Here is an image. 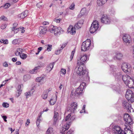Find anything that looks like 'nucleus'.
I'll return each instance as SVG.
<instances>
[{
    "label": "nucleus",
    "mask_w": 134,
    "mask_h": 134,
    "mask_svg": "<svg viewBox=\"0 0 134 134\" xmlns=\"http://www.w3.org/2000/svg\"><path fill=\"white\" fill-rule=\"evenodd\" d=\"M75 68V71L78 75L82 77L83 79L88 77V72L87 69L83 65H78Z\"/></svg>",
    "instance_id": "1"
},
{
    "label": "nucleus",
    "mask_w": 134,
    "mask_h": 134,
    "mask_svg": "<svg viewBox=\"0 0 134 134\" xmlns=\"http://www.w3.org/2000/svg\"><path fill=\"white\" fill-rule=\"evenodd\" d=\"M48 30L51 33H54L56 36L60 35V34L62 33L63 32L62 29L60 27H57L53 25L50 26Z\"/></svg>",
    "instance_id": "2"
},
{
    "label": "nucleus",
    "mask_w": 134,
    "mask_h": 134,
    "mask_svg": "<svg viewBox=\"0 0 134 134\" xmlns=\"http://www.w3.org/2000/svg\"><path fill=\"white\" fill-rule=\"evenodd\" d=\"M91 44V41L90 39H88L83 42L81 46L82 51H85L89 49Z\"/></svg>",
    "instance_id": "3"
},
{
    "label": "nucleus",
    "mask_w": 134,
    "mask_h": 134,
    "mask_svg": "<svg viewBox=\"0 0 134 134\" xmlns=\"http://www.w3.org/2000/svg\"><path fill=\"white\" fill-rule=\"evenodd\" d=\"M125 97L129 102L132 103L134 102V94L131 90H127L125 95Z\"/></svg>",
    "instance_id": "4"
},
{
    "label": "nucleus",
    "mask_w": 134,
    "mask_h": 134,
    "mask_svg": "<svg viewBox=\"0 0 134 134\" xmlns=\"http://www.w3.org/2000/svg\"><path fill=\"white\" fill-rule=\"evenodd\" d=\"M99 27V22L97 21H93L90 28V31L91 33L95 32L98 29Z\"/></svg>",
    "instance_id": "5"
},
{
    "label": "nucleus",
    "mask_w": 134,
    "mask_h": 134,
    "mask_svg": "<svg viewBox=\"0 0 134 134\" xmlns=\"http://www.w3.org/2000/svg\"><path fill=\"white\" fill-rule=\"evenodd\" d=\"M110 70L116 79H120L121 76L122 77V76L120 72L117 73L116 72V68L114 66L111 65L110 66Z\"/></svg>",
    "instance_id": "6"
},
{
    "label": "nucleus",
    "mask_w": 134,
    "mask_h": 134,
    "mask_svg": "<svg viewBox=\"0 0 134 134\" xmlns=\"http://www.w3.org/2000/svg\"><path fill=\"white\" fill-rule=\"evenodd\" d=\"M77 103L75 102H73L68 105L66 108L68 111L74 112V111L77 109Z\"/></svg>",
    "instance_id": "7"
},
{
    "label": "nucleus",
    "mask_w": 134,
    "mask_h": 134,
    "mask_svg": "<svg viewBox=\"0 0 134 134\" xmlns=\"http://www.w3.org/2000/svg\"><path fill=\"white\" fill-rule=\"evenodd\" d=\"M86 84L85 83L82 82L81 83L80 86L76 89L75 92V95L77 94L80 95L82 93L83 90L85 88Z\"/></svg>",
    "instance_id": "8"
},
{
    "label": "nucleus",
    "mask_w": 134,
    "mask_h": 134,
    "mask_svg": "<svg viewBox=\"0 0 134 134\" xmlns=\"http://www.w3.org/2000/svg\"><path fill=\"white\" fill-rule=\"evenodd\" d=\"M113 134H124V131L118 126H115L113 128Z\"/></svg>",
    "instance_id": "9"
},
{
    "label": "nucleus",
    "mask_w": 134,
    "mask_h": 134,
    "mask_svg": "<svg viewBox=\"0 0 134 134\" xmlns=\"http://www.w3.org/2000/svg\"><path fill=\"white\" fill-rule=\"evenodd\" d=\"M124 121L126 122V123L129 124L130 125L133 124L132 118L128 114L126 113L124 116Z\"/></svg>",
    "instance_id": "10"
},
{
    "label": "nucleus",
    "mask_w": 134,
    "mask_h": 134,
    "mask_svg": "<svg viewBox=\"0 0 134 134\" xmlns=\"http://www.w3.org/2000/svg\"><path fill=\"white\" fill-rule=\"evenodd\" d=\"M130 67L129 64L127 63H124L122 64L121 68L123 71L125 73H127L129 72V70Z\"/></svg>",
    "instance_id": "11"
},
{
    "label": "nucleus",
    "mask_w": 134,
    "mask_h": 134,
    "mask_svg": "<svg viewBox=\"0 0 134 134\" xmlns=\"http://www.w3.org/2000/svg\"><path fill=\"white\" fill-rule=\"evenodd\" d=\"M87 59V55H84L82 56L79 60H78L77 64L78 65H83Z\"/></svg>",
    "instance_id": "12"
},
{
    "label": "nucleus",
    "mask_w": 134,
    "mask_h": 134,
    "mask_svg": "<svg viewBox=\"0 0 134 134\" xmlns=\"http://www.w3.org/2000/svg\"><path fill=\"white\" fill-rule=\"evenodd\" d=\"M70 124L66 123L64 125L62 126V127L60 129V132L62 134H64L66 132L67 130L69 128Z\"/></svg>",
    "instance_id": "13"
},
{
    "label": "nucleus",
    "mask_w": 134,
    "mask_h": 134,
    "mask_svg": "<svg viewBox=\"0 0 134 134\" xmlns=\"http://www.w3.org/2000/svg\"><path fill=\"white\" fill-rule=\"evenodd\" d=\"M101 20L102 23L105 24H109L110 22V19L107 15H103L101 18Z\"/></svg>",
    "instance_id": "14"
},
{
    "label": "nucleus",
    "mask_w": 134,
    "mask_h": 134,
    "mask_svg": "<svg viewBox=\"0 0 134 134\" xmlns=\"http://www.w3.org/2000/svg\"><path fill=\"white\" fill-rule=\"evenodd\" d=\"M124 41L126 44H129L131 42L130 36L128 34H125L123 37Z\"/></svg>",
    "instance_id": "15"
},
{
    "label": "nucleus",
    "mask_w": 134,
    "mask_h": 134,
    "mask_svg": "<svg viewBox=\"0 0 134 134\" xmlns=\"http://www.w3.org/2000/svg\"><path fill=\"white\" fill-rule=\"evenodd\" d=\"M23 27H20L19 28H15L13 27L12 29V31L14 32V34L17 33L18 31H20L21 33H24L25 32V30L23 29Z\"/></svg>",
    "instance_id": "16"
},
{
    "label": "nucleus",
    "mask_w": 134,
    "mask_h": 134,
    "mask_svg": "<svg viewBox=\"0 0 134 134\" xmlns=\"http://www.w3.org/2000/svg\"><path fill=\"white\" fill-rule=\"evenodd\" d=\"M123 57L122 53L120 52H117L115 53V55L113 57V58L115 60H120Z\"/></svg>",
    "instance_id": "17"
},
{
    "label": "nucleus",
    "mask_w": 134,
    "mask_h": 134,
    "mask_svg": "<svg viewBox=\"0 0 134 134\" xmlns=\"http://www.w3.org/2000/svg\"><path fill=\"white\" fill-rule=\"evenodd\" d=\"M75 29V27L74 28L72 26H70L68 29L67 32L72 35H74L76 33Z\"/></svg>",
    "instance_id": "18"
},
{
    "label": "nucleus",
    "mask_w": 134,
    "mask_h": 134,
    "mask_svg": "<svg viewBox=\"0 0 134 134\" xmlns=\"http://www.w3.org/2000/svg\"><path fill=\"white\" fill-rule=\"evenodd\" d=\"M122 104L124 108L126 109L127 110H129L131 109V105L127 102L124 101Z\"/></svg>",
    "instance_id": "19"
},
{
    "label": "nucleus",
    "mask_w": 134,
    "mask_h": 134,
    "mask_svg": "<svg viewBox=\"0 0 134 134\" xmlns=\"http://www.w3.org/2000/svg\"><path fill=\"white\" fill-rule=\"evenodd\" d=\"M28 11L27 10L22 13L21 14L18 15V18L20 19H23L26 17L28 14Z\"/></svg>",
    "instance_id": "20"
},
{
    "label": "nucleus",
    "mask_w": 134,
    "mask_h": 134,
    "mask_svg": "<svg viewBox=\"0 0 134 134\" xmlns=\"http://www.w3.org/2000/svg\"><path fill=\"white\" fill-rule=\"evenodd\" d=\"M125 84L126 86H128L130 88L134 87V82L133 80L131 78L129 81L126 83Z\"/></svg>",
    "instance_id": "21"
},
{
    "label": "nucleus",
    "mask_w": 134,
    "mask_h": 134,
    "mask_svg": "<svg viewBox=\"0 0 134 134\" xmlns=\"http://www.w3.org/2000/svg\"><path fill=\"white\" fill-rule=\"evenodd\" d=\"M39 29L40 30V34L41 35L44 34L47 30V29L45 26H41L39 27Z\"/></svg>",
    "instance_id": "22"
},
{
    "label": "nucleus",
    "mask_w": 134,
    "mask_h": 134,
    "mask_svg": "<svg viewBox=\"0 0 134 134\" xmlns=\"http://www.w3.org/2000/svg\"><path fill=\"white\" fill-rule=\"evenodd\" d=\"M83 21L82 20H81L77 22L75 25V28L77 29L81 28L82 25L83 24Z\"/></svg>",
    "instance_id": "23"
},
{
    "label": "nucleus",
    "mask_w": 134,
    "mask_h": 134,
    "mask_svg": "<svg viewBox=\"0 0 134 134\" xmlns=\"http://www.w3.org/2000/svg\"><path fill=\"white\" fill-rule=\"evenodd\" d=\"M131 78L129 76L127 75H123L122 76V79L125 84L126 82L127 83V82L129 81Z\"/></svg>",
    "instance_id": "24"
},
{
    "label": "nucleus",
    "mask_w": 134,
    "mask_h": 134,
    "mask_svg": "<svg viewBox=\"0 0 134 134\" xmlns=\"http://www.w3.org/2000/svg\"><path fill=\"white\" fill-rule=\"evenodd\" d=\"M44 79V77H38L36 78V80L37 82H40L41 84H42L45 82Z\"/></svg>",
    "instance_id": "25"
},
{
    "label": "nucleus",
    "mask_w": 134,
    "mask_h": 134,
    "mask_svg": "<svg viewBox=\"0 0 134 134\" xmlns=\"http://www.w3.org/2000/svg\"><path fill=\"white\" fill-rule=\"evenodd\" d=\"M106 0H97V5L98 6H102L106 2Z\"/></svg>",
    "instance_id": "26"
},
{
    "label": "nucleus",
    "mask_w": 134,
    "mask_h": 134,
    "mask_svg": "<svg viewBox=\"0 0 134 134\" xmlns=\"http://www.w3.org/2000/svg\"><path fill=\"white\" fill-rule=\"evenodd\" d=\"M41 66H40L35 67L33 69L30 70V72L31 74L36 73L38 71V70L40 68Z\"/></svg>",
    "instance_id": "27"
},
{
    "label": "nucleus",
    "mask_w": 134,
    "mask_h": 134,
    "mask_svg": "<svg viewBox=\"0 0 134 134\" xmlns=\"http://www.w3.org/2000/svg\"><path fill=\"white\" fill-rule=\"evenodd\" d=\"M54 63L50 64L47 67L46 71L47 72H49L50 71L53 67Z\"/></svg>",
    "instance_id": "28"
},
{
    "label": "nucleus",
    "mask_w": 134,
    "mask_h": 134,
    "mask_svg": "<svg viewBox=\"0 0 134 134\" xmlns=\"http://www.w3.org/2000/svg\"><path fill=\"white\" fill-rule=\"evenodd\" d=\"M57 96L53 97L50 99L49 103L51 105H54L56 102L57 100Z\"/></svg>",
    "instance_id": "29"
},
{
    "label": "nucleus",
    "mask_w": 134,
    "mask_h": 134,
    "mask_svg": "<svg viewBox=\"0 0 134 134\" xmlns=\"http://www.w3.org/2000/svg\"><path fill=\"white\" fill-rule=\"evenodd\" d=\"M21 86L19 85L18 86V88L17 89V92L16 94V96L17 97H19L21 94L22 90L20 88H21Z\"/></svg>",
    "instance_id": "30"
},
{
    "label": "nucleus",
    "mask_w": 134,
    "mask_h": 134,
    "mask_svg": "<svg viewBox=\"0 0 134 134\" xmlns=\"http://www.w3.org/2000/svg\"><path fill=\"white\" fill-rule=\"evenodd\" d=\"M47 94V91H45L42 95V97L43 99H47L48 96Z\"/></svg>",
    "instance_id": "31"
},
{
    "label": "nucleus",
    "mask_w": 134,
    "mask_h": 134,
    "mask_svg": "<svg viewBox=\"0 0 134 134\" xmlns=\"http://www.w3.org/2000/svg\"><path fill=\"white\" fill-rule=\"evenodd\" d=\"M22 49L20 48L17 49L15 53V54L16 55H20L22 52Z\"/></svg>",
    "instance_id": "32"
},
{
    "label": "nucleus",
    "mask_w": 134,
    "mask_h": 134,
    "mask_svg": "<svg viewBox=\"0 0 134 134\" xmlns=\"http://www.w3.org/2000/svg\"><path fill=\"white\" fill-rule=\"evenodd\" d=\"M31 78V76L29 75H25L24 76V80L25 81H26L30 79Z\"/></svg>",
    "instance_id": "33"
},
{
    "label": "nucleus",
    "mask_w": 134,
    "mask_h": 134,
    "mask_svg": "<svg viewBox=\"0 0 134 134\" xmlns=\"http://www.w3.org/2000/svg\"><path fill=\"white\" fill-rule=\"evenodd\" d=\"M59 115L58 113L57 112H55L54 113V116L53 118H54V122L55 123L57 121V117Z\"/></svg>",
    "instance_id": "34"
},
{
    "label": "nucleus",
    "mask_w": 134,
    "mask_h": 134,
    "mask_svg": "<svg viewBox=\"0 0 134 134\" xmlns=\"http://www.w3.org/2000/svg\"><path fill=\"white\" fill-rule=\"evenodd\" d=\"M86 12V8H82L80 11V14L81 15H83Z\"/></svg>",
    "instance_id": "35"
},
{
    "label": "nucleus",
    "mask_w": 134,
    "mask_h": 134,
    "mask_svg": "<svg viewBox=\"0 0 134 134\" xmlns=\"http://www.w3.org/2000/svg\"><path fill=\"white\" fill-rule=\"evenodd\" d=\"M20 56L22 59H25L27 57V55L25 54L21 53L20 55Z\"/></svg>",
    "instance_id": "36"
},
{
    "label": "nucleus",
    "mask_w": 134,
    "mask_h": 134,
    "mask_svg": "<svg viewBox=\"0 0 134 134\" xmlns=\"http://www.w3.org/2000/svg\"><path fill=\"white\" fill-rule=\"evenodd\" d=\"M41 115H40L37 118L36 121V124L37 125V126L38 127H39V125L40 123V121L41 120L40 119V118L41 117Z\"/></svg>",
    "instance_id": "37"
},
{
    "label": "nucleus",
    "mask_w": 134,
    "mask_h": 134,
    "mask_svg": "<svg viewBox=\"0 0 134 134\" xmlns=\"http://www.w3.org/2000/svg\"><path fill=\"white\" fill-rule=\"evenodd\" d=\"M47 46V49L45 51H47L48 52H50L51 51L52 49V45L51 44H47L46 45Z\"/></svg>",
    "instance_id": "38"
},
{
    "label": "nucleus",
    "mask_w": 134,
    "mask_h": 134,
    "mask_svg": "<svg viewBox=\"0 0 134 134\" xmlns=\"http://www.w3.org/2000/svg\"><path fill=\"white\" fill-rule=\"evenodd\" d=\"M0 42L1 43H3L4 44H7L8 43V41L7 39L4 40L3 39H1L0 40Z\"/></svg>",
    "instance_id": "39"
},
{
    "label": "nucleus",
    "mask_w": 134,
    "mask_h": 134,
    "mask_svg": "<svg viewBox=\"0 0 134 134\" xmlns=\"http://www.w3.org/2000/svg\"><path fill=\"white\" fill-rule=\"evenodd\" d=\"M75 52V50L74 49L72 51L71 55L70 57V61H71L73 59Z\"/></svg>",
    "instance_id": "40"
},
{
    "label": "nucleus",
    "mask_w": 134,
    "mask_h": 134,
    "mask_svg": "<svg viewBox=\"0 0 134 134\" xmlns=\"http://www.w3.org/2000/svg\"><path fill=\"white\" fill-rule=\"evenodd\" d=\"M25 94L26 96V98H28L30 96H31L32 93L30 92H27L25 93Z\"/></svg>",
    "instance_id": "41"
},
{
    "label": "nucleus",
    "mask_w": 134,
    "mask_h": 134,
    "mask_svg": "<svg viewBox=\"0 0 134 134\" xmlns=\"http://www.w3.org/2000/svg\"><path fill=\"white\" fill-rule=\"evenodd\" d=\"M0 20H3L4 21H6L7 20V19L5 16L4 15L1 16L0 17Z\"/></svg>",
    "instance_id": "42"
},
{
    "label": "nucleus",
    "mask_w": 134,
    "mask_h": 134,
    "mask_svg": "<svg viewBox=\"0 0 134 134\" xmlns=\"http://www.w3.org/2000/svg\"><path fill=\"white\" fill-rule=\"evenodd\" d=\"M75 4L72 3L71 4L69 7V9L71 10H73L75 8Z\"/></svg>",
    "instance_id": "43"
},
{
    "label": "nucleus",
    "mask_w": 134,
    "mask_h": 134,
    "mask_svg": "<svg viewBox=\"0 0 134 134\" xmlns=\"http://www.w3.org/2000/svg\"><path fill=\"white\" fill-rule=\"evenodd\" d=\"M10 6V4L9 3H7L5 4L3 7L5 8L6 9L9 8Z\"/></svg>",
    "instance_id": "44"
},
{
    "label": "nucleus",
    "mask_w": 134,
    "mask_h": 134,
    "mask_svg": "<svg viewBox=\"0 0 134 134\" xmlns=\"http://www.w3.org/2000/svg\"><path fill=\"white\" fill-rule=\"evenodd\" d=\"M62 20V19L60 18H59L58 19L57 18H55L54 19V21L56 22L57 23H59L60 22V21Z\"/></svg>",
    "instance_id": "45"
},
{
    "label": "nucleus",
    "mask_w": 134,
    "mask_h": 134,
    "mask_svg": "<svg viewBox=\"0 0 134 134\" xmlns=\"http://www.w3.org/2000/svg\"><path fill=\"white\" fill-rule=\"evenodd\" d=\"M2 105L3 107L7 108L9 107V104L7 103L4 102L2 104Z\"/></svg>",
    "instance_id": "46"
},
{
    "label": "nucleus",
    "mask_w": 134,
    "mask_h": 134,
    "mask_svg": "<svg viewBox=\"0 0 134 134\" xmlns=\"http://www.w3.org/2000/svg\"><path fill=\"white\" fill-rule=\"evenodd\" d=\"M86 107V105H84L82 108V110L80 111V113H82L83 112L85 113V108Z\"/></svg>",
    "instance_id": "47"
},
{
    "label": "nucleus",
    "mask_w": 134,
    "mask_h": 134,
    "mask_svg": "<svg viewBox=\"0 0 134 134\" xmlns=\"http://www.w3.org/2000/svg\"><path fill=\"white\" fill-rule=\"evenodd\" d=\"M60 72L63 74L65 75L66 73V70L65 69H62L60 70Z\"/></svg>",
    "instance_id": "48"
},
{
    "label": "nucleus",
    "mask_w": 134,
    "mask_h": 134,
    "mask_svg": "<svg viewBox=\"0 0 134 134\" xmlns=\"http://www.w3.org/2000/svg\"><path fill=\"white\" fill-rule=\"evenodd\" d=\"M71 116V113H70L68 115L66 116L65 118V121H67L69 119V118Z\"/></svg>",
    "instance_id": "49"
},
{
    "label": "nucleus",
    "mask_w": 134,
    "mask_h": 134,
    "mask_svg": "<svg viewBox=\"0 0 134 134\" xmlns=\"http://www.w3.org/2000/svg\"><path fill=\"white\" fill-rule=\"evenodd\" d=\"M7 25L5 24L2 25L1 26V29H4L6 27Z\"/></svg>",
    "instance_id": "50"
},
{
    "label": "nucleus",
    "mask_w": 134,
    "mask_h": 134,
    "mask_svg": "<svg viewBox=\"0 0 134 134\" xmlns=\"http://www.w3.org/2000/svg\"><path fill=\"white\" fill-rule=\"evenodd\" d=\"M51 128H49L46 132V134H51Z\"/></svg>",
    "instance_id": "51"
},
{
    "label": "nucleus",
    "mask_w": 134,
    "mask_h": 134,
    "mask_svg": "<svg viewBox=\"0 0 134 134\" xmlns=\"http://www.w3.org/2000/svg\"><path fill=\"white\" fill-rule=\"evenodd\" d=\"M18 42V40L17 39H15L14 40L12 41V43L13 44H16Z\"/></svg>",
    "instance_id": "52"
},
{
    "label": "nucleus",
    "mask_w": 134,
    "mask_h": 134,
    "mask_svg": "<svg viewBox=\"0 0 134 134\" xmlns=\"http://www.w3.org/2000/svg\"><path fill=\"white\" fill-rule=\"evenodd\" d=\"M61 51V50L60 49H58L56 51H55V53L56 54H60V51Z\"/></svg>",
    "instance_id": "53"
},
{
    "label": "nucleus",
    "mask_w": 134,
    "mask_h": 134,
    "mask_svg": "<svg viewBox=\"0 0 134 134\" xmlns=\"http://www.w3.org/2000/svg\"><path fill=\"white\" fill-rule=\"evenodd\" d=\"M41 2H40L37 3L36 4L38 8H40L42 6V5L41 4Z\"/></svg>",
    "instance_id": "54"
},
{
    "label": "nucleus",
    "mask_w": 134,
    "mask_h": 134,
    "mask_svg": "<svg viewBox=\"0 0 134 134\" xmlns=\"http://www.w3.org/2000/svg\"><path fill=\"white\" fill-rule=\"evenodd\" d=\"M67 44L66 43H65L63 44L61 47L60 48V49L61 50H62L64 47H65L66 45Z\"/></svg>",
    "instance_id": "55"
},
{
    "label": "nucleus",
    "mask_w": 134,
    "mask_h": 134,
    "mask_svg": "<svg viewBox=\"0 0 134 134\" xmlns=\"http://www.w3.org/2000/svg\"><path fill=\"white\" fill-rule=\"evenodd\" d=\"M73 132V131L70 130L67 132L66 134H71Z\"/></svg>",
    "instance_id": "56"
},
{
    "label": "nucleus",
    "mask_w": 134,
    "mask_h": 134,
    "mask_svg": "<svg viewBox=\"0 0 134 134\" xmlns=\"http://www.w3.org/2000/svg\"><path fill=\"white\" fill-rule=\"evenodd\" d=\"M3 65L4 66V67H7L8 66V64L6 62H5L3 64Z\"/></svg>",
    "instance_id": "57"
},
{
    "label": "nucleus",
    "mask_w": 134,
    "mask_h": 134,
    "mask_svg": "<svg viewBox=\"0 0 134 134\" xmlns=\"http://www.w3.org/2000/svg\"><path fill=\"white\" fill-rule=\"evenodd\" d=\"M2 117L3 119L6 122L7 120H6V119L7 118V117L5 116H2Z\"/></svg>",
    "instance_id": "58"
},
{
    "label": "nucleus",
    "mask_w": 134,
    "mask_h": 134,
    "mask_svg": "<svg viewBox=\"0 0 134 134\" xmlns=\"http://www.w3.org/2000/svg\"><path fill=\"white\" fill-rule=\"evenodd\" d=\"M130 127L129 126H126V128H124V129H126V131H127V130H130L131 131V130H130Z\"/></svg>",
    "instance_id": "59"
},
{
    "label": "nucleus",
    "mask_w": 134,
    "mask_h": 134,
    "mask_svg": "<svg viewBox=\"0 0 134 134\" xmlns=\"http://www.w3.org/2000/svg\"><path fill=\"white\" fill-rule=\"evenodd\" d=\"M42 24L44 25H48L49 23L47 21H44L42 23Z\"/></svg>",
    "instance_id": "60"
},
{
    "label": "nucleus",
    "mask_w": 134,
    "mask_h": 134,
    "mask_svg": "<svg viewBox=\"0 0 134 134\" xmlns=\"http://www.w3.org/2000/svg\"><path fill=\"white\" fill-rule=\"evenodd\" d=\"M17 58L16 57L13 58H12V61L14 62H16L17 61Z\"/></svg>",
    "instance_id": "61"
},
{
    "label": "nucleus",
    "mask_w": 134,
    "mask_h": 134,
    "mask_svg": "<svg viewBox=\"0 0 134 134\" xmlns=\"http://www.w3.org/2000/svg\"><path fill=\"white\" fill-rule=\"evenodd\" d=\"M18 24L17 23H15L13 24V27H15V28H17L16 26H17Z\"/></svg>",
    "instance_id": "62"
},
{
    "label": "nucleus",
    "mask_w": 134,
    "mask_h": 134,
    "mask_svg": "<svg viewBox=\"0 0 134 134\" xmlns=\"http://www.w3.org/2000/svg\"><path fill=\"white\" fill-rule=\"evenodd\" d=\"M42 47H39L38 48V51L39 52H40L42 49Z\"/></svg>",
    "instance_id": "63"
},
{
    "label": "nucleus",
    "mask_w": 134,
    "mask_h": 134,
    "mask_svg": "<svg viewBox=\"0 0 134 134\" xmlns=\"http://www.w3.org/2000/svg\"><path fill=\"white\" fill-rule=\"evenodd\" d=\"M21 64V62L19 61L17 62L16 63V65H20Z\"/></svg>",
    "instance_id": "64"
}]
</instances>
